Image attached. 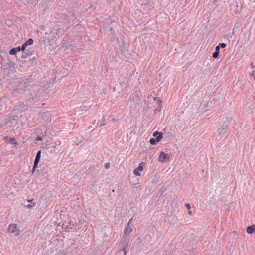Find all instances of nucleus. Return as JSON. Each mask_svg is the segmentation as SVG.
Listing matches in <instances>:
<instances>
[{
	"mask_svg": "<svg viewBox=\"0 0 255 255\" xmlns=\"http://www.w3.org/2000/svg\"><path fill=\"white\" fill-rule=\"evenodd\" d=\"M127 248V246H124L122 247V248L119 251V255H126L127 254V251L126 249Z\"/></svg>",
	"mask_w": 255,
	"mask_h": 255,
	"instance_id": "9b49d317",
	"label": "nucleus"
},
{
	"mask_svg": "<svg viewBox=\"0 0 255 255\" xmlns=\"http://www.w3.org/2000/svg\"><path fill=\"white\" fill-rule=\"evenodd\" d=\"M6 138H7V137H4V139H5Z\"/></svg>",
	"mask_w": 255,
	"mask_h": 255,
	"instance_id": "c9c22d12",
	"label": "nucleus"
},
{
	"mask_svg": "<svg viewBox=\"0 0 255 255\" xmlns=\"http://www.w3.org/2000/svg\"><path fill=\"white\" fill-rule=\"evenodd\" d=\"M220 52L215 51L212 55V56L214 58H217L219 55Z\"/></svg>",
	"mask_w": 255,
	"mask_h": 255,
	"instance_id": "2eb2a0df",
	"label": "nucleus"
},
{
	"mask_svg": "<svg viewBox=\"0 0 255 255\" xmlns=\"http://www.w3.org/2000/svg\"><path fill=\"white\" fill-rule=\"evenodd\" d=\"M26 83L25 82H20L18 85L16 86V87L14 88L11 93L7 96L9 98L15 96L18 93H21L24 91Z\"/></svg>",
	"mask_w": 255,
	"mask_h": 255,
	"instance_id": "f257e3e1",
	"label": "nucleus"
},
{
	"mask_svg": "<svg viewBox=\"0 0 255 255\" xmlns=\"http://www.w3.org/2000/svg\"><path fill=\"white\" fill-rule=\"evenodd\" d=\"M254 79L255 80V76L254 77Z\"/></svg>",
	"mask_w": 255,
	"mask_h": 255,
	"instance_id": "e433bc0d",
	"label": "nucleus"
},
{
	"mask_svg": "<svg viewBox=\"0 0 255 255\" xmlns=\"http://www.w3.org/2000/svg\"><path fill=\"white\" fill-rule=\"evenodd\" d=\"M218 45L220 46V47L222 48H225L226 46V44L224 43H220Z\"/></svg>",
	"mask_w": 255,
	"mask_h": 255,
	"instance_id": "a211bd4d",
	"label": "nucleus"
},
{
	"mask_svg": "<svg viewBox=\"0 0 255 255\" xmlns=\"http://www.w3.org/2000/svg\"><path fill=\"white\" fill-rule=\"evenodd\" d=\"M34 41L32 38L28 39L25 42V44L27 45V46L31 45L33 44Z\"/></svg>",
	"mask_w": 255,
	"mask_h": 255,
	"instance_id": "f8f14e48",
	"label": "nucleus"
},
{
	"mask_svg": "<svg viewBox=\"0 0 255 255\" xmlns=\"http://www.w3.org/2000/svg\"><path fill=\"white\" fill-rule=\"evenodd\" d=\"M15 49H16V50L17 52L21 51V47H15Z\"/></svg>",
	"mask_w": 255,
	"mask_h": 255,
	"instance_id": "393cba45",
	"label": "nucleus"
},
{
	"mask_svg": "<svg viewBox=\"0 0 255 255\" xmlns=\"http://www.w3.org/2000/svg\"><path fill=\"white\" fill-rule=\"evenodd\" d=\"M162 138L163 134L162 132H160L159 135L156 137V139L153 138H151L149 140V142L151 145H155L156 142H160Z\"/></svg>",
	"mask_w": 255,
	"mask_h": 255,
	"instance_id": "0eeeda50",
	"label": "nucleus"
},
{
	"mask_svg": "<svg viewBox=\"0 0 255 255\" xmlns=\"http://www.w3.org/2000/svg\"><path fill=\"white\" fill-rule=\"evenodd\" d=\"M139 171H138L137 169H135L133 171V173H134V175H135L136 176H140L141 175V174L139 173Z\"/></svg>",
	"mask_w": 255,
	"mask_h": 255,
	"instance_id": "dca6fc26",
	"label": "nucleus"
},
{
	"mask_svg": "<svg viewBox=\"0 0 255 255\" xmlns=\"http://www.w3.org/2000/svg\"><path fill=\"white\" fill-rule=\"evenodd\" d=\"M228 127V124L224 122L221 126V128H219L217 130L218 136L220 138H222L223 137L227 136L226 134V128Z\"/></svg>",
	"mask_w": 255,
	"mask_h": 255,
	"instance_id": "f03ea898",
	"label": "nucleus"
},
{
	"mask_svg": "<svg viewBox=\"0 0 255 255\" xmlns=\"http://www.w3.org/2000/svg\"><path fill=\"white\" fill-rule=\"evenodd\" d=\"M43 140L42 138L40 136H38L36 138V141H42Z\"/></svg>",
	"mask_w": 255,
	"mask_h": 255,
	"instance_id": "412c9836",
	"label": "nucleus"
},
{
	"mask_svg": "<svg viewBox=\"0 0 255 255\" xmlns=\"http://www.w3.org/2000/svg\"><path fill=\"white\" fill-rule=\"evenodd\" d=\"M160 133V132H158V131H155V132H154L153 133V136L154 137H156V136L157 137V135H158H158H159Z\"/></svg>",
	"mask_w": 255,
	"mask_h": 255,
	"instance_id": "aec40b11",
	"label": "nucleus"
},
{
	"mask_svg": "<svg viewBox=\"0 0 255 255\" xmlns=\"http://www.w3.org/2000/svg\"><path fill=\"white\" fill-rule=\"evenodd\" d=\"M220 48V47L219 45L215 47V51L220 52L219 51Z\"/></svg>",
	"mask_w": 255,
	"mask_h": 255,
	"instance_id": "a878e982",
	"label": "nucleus"
},
{
	"mask_svg": "<svg viewBox=\"0 0 255 255\" xmlns=\"http://www.w3.org/2000/svg\"><path fill=\"white\" fill-rule=\"evenodd\" d=\"M189 214L190 215H191V214H192V212H191V211H189Z\"/></svg>",
	"mask_w": 255,
	"mask_h": 255,
	"instance_id": "72a5a7b5",
	"label": "nucleus"
},
{
	"mask_svg": "<svg viewBox=\"0 0 255 255\" xmlns=\"http://www.w3.org/2000/svg\"><path fill=\"white\" fill-rule=\"evenodd\" d=\"M145 163L143 162H141L139 165H138V167L137 168H136V169H137L138 171H142L143 170V165Z\"/></svg>",
	"mask_w": 255,
	"mask_h": 255,
	"instance_id": "ddd939ff",
	"label": "nucleus"
},
{
	"mask_svg": "<svg viewBox=\"0 0 255 255\" xmlns=\"http://www.w3.org/2000/svg\"><path fill=\"white\" fill-rule=\"evenodd\" d=\"M185 206L188 209H191V206H190V204H189V203H187L185 204Z\"/></svg>",
	"mask_w": 255,
	"mask_h": 255,
	"instance_id": "b1692460",
	"label": "nucleus"
},
{
	"mask_svg": "<svg viewBox=\"0 0 255 255\" xmlns=\"http://www.w3.org/2000/svg\"><path fill=\"white\" fill-rule=\"evenodd\" d=\"M8 65H9V67H12L14 66V63L13 62H10L9 63Z\"/></svg>",
	"mask_w": 255,
	"mask_h": 255,
	"instance_id": "4be33fe9",
	"label": "nucleus"
},
{
	"mask_svg": "<svg viewBox=\"0 0 255 255\" xmlns=\"http://www.w3.org/2000/svg\"><path fill=\"white\" fill-rule=\"evenodd\" d=\"M255 231V225H251L247 228V232L249 234H252Z\"/></svg>",
	"mask_w": 255,
	"mask_h": 255,
	"instance_id": "9d476101",
	"label": "nucleus"
},
{
	"mask_svg": "<svg viewBox=\"0 0 255 255\" xmlns=\"http://www.w3.org/2000/svg\"><path fill=\"white\" fill-rule=\"evenodd\" d=\"M10 141H13L15 140V139L14 138H12L10 139Z\"/></svg>",
	"mask_w": 255,
	"mask_h": 255,
	"instance_id": "473e14b6",
	"label": "nucleus"
},
{
	"mask_svg": "<svg viewBox=\"0 0 255 255\" xmlns=\"http://www.w3.org/2000/svg\"><path fill=\"white\" fill-rule=\"evenodd\" d=\"M21 58L23 59L26 58L27 56H26V54H25V55L23 54L21 56Z\"/></svg>",
	"mask_w": 255,
	"mask_h": 255,
	"instance_id": "c756f323",
	"label": "nucleus"
},
{
	"mask_svg": "<svg viewBox=\"0 0 255 255\" xmlns=\"http://www.w3.org/2000/svg\"><path fill=\"white\" fill-rule=\"evenodd\" d=\"M132 220H133V217H132L130 219H129V220L128 221V224H129V225H130Z\"/></svg>",
	"mask_w": 255,
	"mask_h": 255,
	"instance_id": "c85d7f7f",
	"label": "nucleus"
},
{
	"mask_svg": "<svg viewBox=\"0 0 255 255\" xmlns=\"http://www.w3.org/2000/svg\"><path fill=\"white\" fill-rule=\"evenodd\" d=\"M170 159V155L161 151L158 157V161L161 162H166Z\"/></svg>",
	"mask_w": 255,
	"mask_h": 255,
	"instance_id": "39448f33",
	"label": "nucleus"
},
{
	"mask_svg": "<svg viewBox=\"0 0 255 255\" xmlns=\"http://www.w3.org/2000/svg\"><path fill=\"white\" fill-rule=\"evenodd\" d=\"M251 76H254L255 75V71H253L252 73H251Z\"/></svg>",
	"mask_w": 255,
	"mask_h": 255,
	"instance_id": "7c9ffc66",
	"label": "nucleus"
},
{
	"mask_svg": "<svg viewBox=\"0 0 255 255\" xmlns=\"http://www.w3.org/2000/svg\"><path fill=\"white\" fill-rule=\"evenodd\" d=\"M32 201V200H29L28 201L29 202H31Z\"/></svg>",
	"mask_w": 255,
	"mask_h": 255,
	"instance_id": "f704fd0d",
	"label": "nucleus"
},
{
	"mask_svg": "<svg viewBox=\"0 0 255 255\" xmlns=\"http://www.w3.org/2000/svg\"><path fill=\"white\" fill-rule=\"evenodd\" d=\"M154 100L155 101H157L159 103H161V101L160 100V99H159V97H155L154 98Z\"/></svg>",
	"mask_w": 255,
	"mask_h": 255,
	"instance_id": "6ab92c4d",
	"label": "nucleus"
},
{
	"mask_svg": "<svg viewBox=\"0 0 255 255\" xmlns=\"http://www.w3.org/2000/svg\"><path fill=\"white\" fill-rule=\"evenodd\" d=\"M8 57V53L5 50L0 51V62L2 64V62L6 59Z\"/></svg>",
	"mask_w": 255,
	"mask_h": 255,
	"instance_id": "6e6552de",
	"label": "nucleus"
},
{
	"mask_svg": "<svg viewBox=\"0 0 255 255\" xmlns=\"http://www.w3.org/2000/svg\"><path fill=\"white\" fill-rule=\"evenodd\" d=\"M37 56V54H36V56H34L31 60H34L35 59H36V57Z\"/></svg>",
	"mask_w": 255,
	"mask_h": 255,
	"instance_id": "2f4dec72",
	"label": "nucleus"
},
{
	"mask_svg": "<svg viewBox=\"0 0 255 255\" xmlns=\"http://www.w3.org/2000/svg\"><path fill=\"white\" fill-rule=\"evenodd\" d=\"M41 151L40 150L37 152V153L36 155L35 159L34 161V164L33 169H32L33 173H34L35 172V169L37 167V165L39 162V161H40V159L41 158Z\"/></svg>",
	"mask_w": 255,
	"mask_h": 255,
	"instance_id": "423d86ee",
	"label": "nucleus"
},
{
	"mask_svg": "<svg viewBox=\"0 0 255 255\" xmlns=\"http://www.w3.org/2000/svg\"><path fill=\"white\" fill-rule=\"evenodd\" d=\"M27 46V45H26L25 43L24 44H23V45L21 47V51H24Z\"/></svg>",
	"mask_w": 255,
	"mask_h": 255,
	"instance_id": "f3484780",
	"label": "nucleus"
},
{
	"mask_svg": "<svg viewBox=\"0 0 255 255\" xmlns=\"http://www.w3.org/2000/svg\"><path fill=\"white\" fill-rule=\"evenodd\" d=\"M133 230L132 228L130 226V225L129 224H127V226H126L124 231V234H129L132 232Z\"/></svg>",
	"mask_w": 255,
	"mask_h": 255,
	"instance_id": "1a4fd4ad",
	"label": "nucleus"
},
{
	"mask_svg": "<svg viewBox=\"0 0 255 255\" xmlns=\"http://www.w3.org/2000/svg\"><path fill=\"white\" fill-rule=\"evenodd\" d=\"M110 166V163H107L105 164V167L106 169H108Z\"/></svg>",
	"mask_w": 255,
	"mask_h": 255,
	"instance_id": "5701e85b",
	"label": "nucleus"
},
{
	"mask_svg": "<svg viewBox=\"0 0 255 255\" xmlns=\"http://www.w3.org/2000/svg\"><path fill=\"white\" fill-rule=\"evenodd\" d=\"M64 228L67 232H73L76 230V225L74 221L71 220Z\"/></svg>",
	"mask_w": 255,
	"mask_h": 255,
	"instance_id": "20e7f679",
	"label": "nucleus"
},
{
	"mask_svg": "<svg viewBox=\"0 0 255 255\" xmlns=\"http://www.w3.org/2000/svg\"><path fill=\"white\" fill-rule=\"evenodd\" d=\"M33 206V205H31V204H28L26 206V207L28 208H32V207Z\"/></svg>",
	"mask_w": 255,
	"mask_h": 255,
	"instance_id": "bb28decb",
	"label": "nucleus"
},
{
	"mask_svg": "<svg viewBox=\"0 0 255 255\" xmlns=\"http://www.w3.org/2000/svg\"><path fill=\"white\" fill-rule=\"evenodd\" d=\"M8 232L9 233L13 234L14 235L18 236L20 234L21 231L17 228L16 224L12 223L9 225Z\"/></svg>",
	"mask_w": 255,
	"mask_h": 255,
	"instance_id": "7ed1b4c3",
	"label": "nucleus"
},
{
	"mask_svg": "<svg viewBox=\"0 0 255 255\" xmlns=\"http://www.w3.org/2000/svg\"><path fill=\"white\" fill-rule=\"evenodd\" d=\"M250 66L252 69H254L255 67V66L253 63L251 64Z\"/></svg>",
	"mask_w": 255,
	"mask_h": 255,
	"instance_id": "cd10ccee",
	"label": "nucleus"
},
{
	"mask_svg": "<svg viewBox=\"0 0 255 255\" xmlns=\"http://www.w3.org/2000/svg\"><path fill=\"white\" fill-rule=\"evenodd\" d=\"M17 53V52L16 51V49H15V48L11 49L9 52V54L11 55H14L16 54Z\"/></svg>",
	"mask_w": 255,
	"mask_h": 255,
	"instance_id": "4468645a",
	"label": "nucleus"
}]
</instances>
